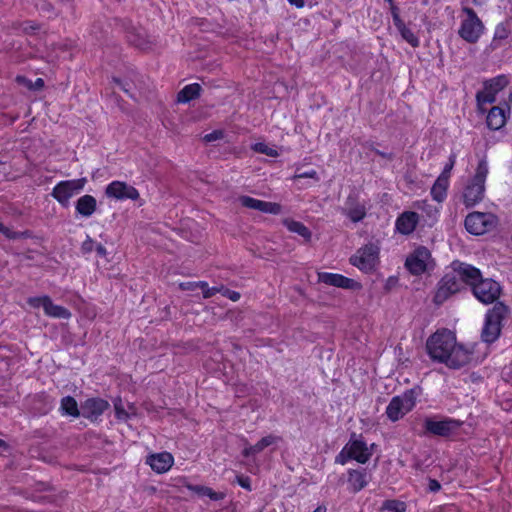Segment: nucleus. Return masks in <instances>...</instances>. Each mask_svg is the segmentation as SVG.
I'll return each instance as SVG.
<instances>
[{
    "mask_svg": "<svg viewBox=\"0 0 512 512\" xmlns=\"http://www.w3.org/2000/svg\"><path fill=\"white\" fill-rule=\"evenodd\" d=\"M126 38L131 45L142 50L149 49L152 44V40L150 39L146 30L142 27H136L134 25H129L126 28Z\"/></svg>",
    "mask_w": 512,
    "mask_h": 512,
    "instance_id": "aec40b11",
    "label": "nucleus"
},
{
    "mask_svg": "<svg viewBox=\"0 0 512 512\" xmlns=\"http://www.w3.org/2000/svg\"><path fill=\"white\" fill-rule=\"evenodd\" d=\"M507 314L508 307L502 302L495 303L494 306L487 311L481 332V339L485 343H493L499 338L503 321L507 317Z\"/></svg>",
    "mask_w": 512,
    "mask_h": 512,
    "instance_id": "7ed1b4c3",
    "label": "nucleus"
},
{
    "mask_svg": "<svg viewBox=\"0 0 512 512\" xmlns=\"http://www.w3.org/2000/svg\"><path fill=\"white\" fill-rule=\"evenodd\" d=\"M262 201L263 200H259V199H256V198H253L250 196H241L239 198V202L241 203V205L243 207L253 209V210H258V211H260V209H261Z\"/></svg>",
    "mask_w": 512,
    "mask_h": 512,
    "instance_id": "e433bc0d",
    "label": "nucleus"
},
{
    "mask_svg": "<svg viewBox=\"0 0 512 512\" xmlns=\"http://www.w3.org/2000/svg\"><path fill=\"white\" fill-rule=\"evenodd\" d=\"M44 87V80L42 78H37L35 81V88L41 89Z\"/></svg>",
    "mask_w": 512,
    "mask_h": 512,
    "instance_id": "bf43d9fd",
    "label": "nucleus"
},
{
    "mask_svg": "<svg viewBox=\"0 0 512 512\" xmlns=\"http://www.w3.org/2000/svg\"><path fill=\"white\" fill-rule=\"evenodd\" d=\"M390 11H391V15H395V13H399V8L394 4H390Z\"/></svg>",
    "mask_w": 512,
    "mask_h": 512,
    "instance_id": "052dcab7",
    "label": "nucleus"
},
{
    "mask_svg": "<svg viewBox=\"0 0 512 512\" xmlns=\"http://www.w3.org/2000/svg\"><path fill=\"white\" fill-rule=\"evenodd\" d=\"M280 440H281V438L278 436L267 435V436L263 437L261 440H259L254 445V451H256L258 454V453L262 452L266 447H268L274 443H277Z\"/></svg>",
    "mask_w": 512,
    "mask_h": 512,
    "instance_id": "72a5a7b5",
    "label": "nucleus"
},
{
    "mask_svg": "<svg viewBox=\"0 0 512 512\" xmlns=\"http://www.w3.org/2000/svg\"><path fill=\"white\" fill-rule=\"evenodd\" d=\"M348 486L349 490L353 493H357L364 489L367 484V473L365 469H349L348 470Z\"/></svg>",
    "mask_w": 512,
    "mask_h": 512,
    "instance_id": "b1692460",
    "label": "nucleus"
},
{
    "mask_svg": "<svg viewBox=\"0 0 512 512\" xmlns=\"http://www.w3.org/2000/svg\"><path fill=\"white\" fill-rule=\"evenodd\" d=\"M196 286L201 288L202 291H203V297L204 298H210L212 296H214L216 293H219L222 291L223 289V285H220V286H214V287H209L208 286V283L205 282V281H199L196 283Z\"/></svg>",
    "mask_w": 512,
    "mask_h": 512,
    "instance_id": "c9c22d12",
    "label": "nucleus"
},
{
    "mask_svg": "<svg viewBox=\"0 0 512 512\" xmlns=\"http://www.w3.org/2000/svg\"><path fill=\"white\" fill-rule=\"evenodd\" d=\"M420 391L419 387H414L392 397L385 411L387 418L392 422H396L412 411L416 406Z\"/></svg>",
    "mask_w": 512,
    "mask_h": 512,
    "instance_id": "20e7f679",
    "label": "nucleus"
},
{
    "mask_svg": "<svg viewBox=\"0 0 512 512\" xmlns=\"http://www.w3.org/2000/svg\"><path fill=\"white\" fill-rule=\"evenodd\" d=\"M462 12L465 18L461 21L458 34L464 41L474 44L484 33L485 26L472 8L464 6Z\"/></svg>",
    "mask_w": 512,
    "mask_h": 512,
    "instance_id": "39448f33",
    "label": "nucleus"
},
{
    "mask_svg": "<svg viewBox=\"0 0 512 512\" xmlns=\"http://www.w3.org/2000/svg\"><path fill=\"white\" fill-rule=\"evenodd\" d=\"M105 195L108 198L120 201L127 199L135 201L140 198L138 190L124 181H112L109 183L105 188Z\"/></svg>",
    "mask_w": 512,
    "mask_h": 512,
    "instance_id": "2eb2a0df",
    "label": "nucleus"
},
{
    "mask_svg": "<svg viewBox=\"0 0 512 512\" xmlns=\"http://www.w3.org/2000/svg\"><path fill=\"white\" fill-rule=\"evenodd\" d=\"M463 422L454 418H443L436 420L432 417H426L424 419L425 433L440 437H449L454 435Z\"/></svg>",
    "mask_w": 512,
    "mask_h": 512,
    "instance_id": "9b49d317",
    "label": "nucleus"
},
{
    "mask_svg": "<svg viewBox=\"0 0 512 512\" xmlns=\"http://www.w3.org/2000/svg\"><path fill=\"white\" fill-rule=\"evenodd\" d=\"M237 483L247 491H251V479L248 476L238 475L236 476Z\"/></svg>",
    "mask_w": 512,
    "mask_h": 512,
    "instance_id": "c03bdc74",
    "label": "nucleus"
},
{
    "mask_svg": "<svg viewBox=\"0 0 512 512\" xmlns=\"http://www.w3.org/2000/svg\"><path fill=\"white\" fill-rule=\"evenodd\" d=\"M6 443L4 440L0 439V447H5Z\"/></svg>",
    "mask_w": 512,
    "mask_h": 512,
    "instance_id": "e2e57ef3",
    "label": "nucleus"
},
{
    "mask_svg": "<svg viewBox=\"0 0 512 512\" xmlns=\"http://www.w3.org/2000/svg\"><path fill=\"white\" fill-rule=\"evenodd\" d=\"M94 245V241L88 237L82 244V251L84 253H90L94 249Z\"/></svg>",
    "mask_w": 512,
    "mask_h": 512,
    "instance_id": "09e8293b",
    "label": "nucleus"
},
{
    "mask_svg": "<svg viewBox=\"0 0 512 512\" xmlns=\"http://www.w3.org/2000/svg\"><path fill=\"white\" fill-rule=\"evenodd\" d=\"M184 485L187 489L196 493L198 496H200V497L207 496L211 500H215V501L222 500L225 496L224 493L215 492L207 486L192 485V484H184Z\"/></svg>",
    "mask_w": 512,
    "mask_h": 512,
    "instance_id": "7c9ffc66",
    "label": "nucleus"
},
{
    "mask_svg": "<svg viewBox=\"0 0 512 512\" xmlns=\"http://www.w3.org/2000/svg\"><path fill=\"white\" fill-rule=\"evenodd\" d=\"M59 411L62 415L77 418L81 415L77 401L72 396H65L61 399Z\"/></svg>",
    "mask_w": 512,
    "mask_h": 512,
    "instance_id": "c85d7f7f",
    "label": "nucleus"
},
{
    "mask_svg": "<svg viewBox=\"0 0 512 512\" xmlns=\"http://www.w3.org/2000/svg\"><path fill=\"white\" fill-rule=\"evenodd\" d=\"M392 19H393V23H394L395 27L397 28V30L400 29L401 27L405 26V23L403 22V20L400 17V13H395V15L392 16Z\"/></svg>",
    "mask_w": 512,
    "mask_h": 512,
    "instance_id": "3c124183",
    "label": "nucleus"
},
{
    "mask_svg": "<svg viewBox=\"0 0 512 512\" xmlns=\"http://www.w3.org/2000/svg\"><path fill=\"white\" fill-rule=\"evenodd\" d=\"M349 460L351 459L349 450L347 446L345 445L342 450L339 452V454L335 457V463L340 465H345Z\"/></svg>",
    "mask_w": 512,
    "mask_h": 512,
    "instance_id": "79ce46f5",
    "label": "nucleus"
},
{
    "mask_svg": "<svg viewBox=\"0 0 512 512\" xmlns=\"http://www.w3.org/2000/svg\"><path fill=\"white\" fill-rule=\"evenodd\" d=\"M283 224L286 226V228L293 233H296L303 237L306 241H310L312 237L311 231L306 227L302 222L291 220V219H285L283 221Z\"/></svg>",
    "mask_w": 512,
    "mask_h": 512,
    "instance_id": "2f4dec72",
    "label": "nucleus"
},
{
    "mask_svg": "<svg viewBox=\"0 0 512 512\" xmlns=\"http://www.w3.org/2000/svg\"><path fill=\"white\" fill-rule=\"evenodd\" d=\"M509 99H510V101L512 102V90H511V93H510V95H509Z\"/></svg>",
    "mask_w": 512,
    "mask_h": 512,
    "instance_id": "69168bd1",
    "label": "nucleus"
},
{
    "mask_svg": "<svg viewBox=\"0 0 512 512\" xmlns=\"http://www.w3.org/2000/svg\"><path fill=\"white\" fill-rule=\"evenodd\" d=\"M318 280L323 284L346 290L358 291L362 289L360 282L337 273H318Z\"/></svg>",
    "mask_w": 512,
    "mask_h": 512,
    "instance_id": "dca6fc26",
    "label": "nucleus"
},
{
    "mask_svg": "<svg viewBox=\"0 0 512 512\" xmlns=\"http://www.w3.org/2000/svg\"><path fill=\"white\" fill-rule=\"evenodd\" d=\"M86 178L60 181L52 189L51 196L64 208L69 206V200L83 190Z\"/></svg>",
    "mask_w": 512,
    "mask_h": 512,
    "instance_id": "9d476101",
    "label": "nucleus"
},
{
    "mask_svg": "<svg viewBox=\"0 0 512 512\" xmlns=\"http://www.w3.org/2000/svg\"><path fill=\"white\" fill-rule=\"evenodd\" d=\"M461 282L452 273L445 274L437 284L433 302L436 305L443 304L451 295L459 292Z\"/></svg>",
    "mask_w": 512,
    "mask_h": 512,
    "instance_id": "4468645a",
    "label": "nucleus"
},
{
    "mask_svg": "<svg viewBox=\"0 0 512 512\" xmlns=\"http://www.w3.org/2000/svg\"><path fill=\"white\" fill-rule=\"evenodd\" d=\"M257 454L256 451H254V445H249V446H246L243 451H242V455L244 457H249L251 455H255Z\"/></svg>",
    "mask_w": 512,
    "mask_h": 512,
    "instance_id": "864d4df0",
    "label": "nucleus"
},
{
    "mask_svg": "<svg viewBox=\"0 0 512 512\" xmlns=\"http://www.w3.org/2000/svg\"><path fill=\"white\" fill-rule=\"evenodd\" d=\"M109 406L108 401L102 398H88L81 404V415L86 419L96 421Z\"/></svg>",
    "mask_w": 512,
    "mask_h": 512,
    "instance_id": "a211bd4d",
    "label": "nucleus"
},
{
    "mask_svg": "<svg viewBox=\"0 0 512 512\" xmlns=\"http://www.w3.org/2000/svg\"><path fill=\"white\" fill-rule=\"evenodd\" d=\"M220 293H222L223 296L227 297L228 299H230V300H232L234 302L238 301L240 299V297H241L239 292L234 291V290H230L228 288H225L224 286H223V289H222V291Z\"/></svg>",
    "mask_w": 512,
    "mask_h": 512,
    "instance_id": "a18cd8bd",
    "label": "nucleus"
},
{
    "mask_svg": "<svg viewBox=\"0 0 512 512\" xmlns=\"http://www.w3.org/2000/svg\"><path fill=\"white\" fill-rule=\"evenodd\" d=\"M455 163H456V154L451 153L449 156L448 162L445 164L442 172L440 173V175L438 177L449 181L451 171H452Z\"/></svg>",
    "mask_w": 512,
    "mask_h": 512,
    "instance_id": "58836bf2",
    "label": "nucleus"
},
{
    "mask_svg": "<svg viewBox=\"0 0 512 512\" xmlns=\"http://www.w3.org/2000/svg\"><path fill=\"white\" fill-rule=\"evenodd\" d=\"M224 136V133L223 131L221 130H215L211 133H208L204 136V141L205 142H212V141H216V140H219V139H222Z\"/></svg>",
    "mask_w": 512,
    "mask_h": 512,
    "instance_id": "49530a36",
    "label": "nucleus"
},
{
    "mask_svg": "<svg viewBox=\"0 0 512 512\" xmlns=\"http://www.w3.org/2000/svg\"><path fill=\"white\" fill-rule=\"evenodd\" d=\"M27 303L32 308L42 307L46 316L57 319H69L72 314L71 312L60 305L54 304L52 299L47 296L30 297L27 299Z\"/></svg>",
    "mask_w": 512,
    "mask_h": 512,
    "instance_id": "ddd939ff",
    "label": "nucleus"
},
{
    "mask_svg": "<svg viewBox=\"0 0 512 512\" xmlns=\"http://www.w3.org/2000/svg\"><path fill=\"white\" fill-rule=\"evenodd\" d=\"M202 88L198 83L186 85L177 94V101L179 103H188L200 96Z\"/></svg>",
    "mask_w": 512,
    "mask_h": 512,
    "instance_id": "c756f323",
    "label": "nucleus"
},
{
    "mask_svg": "<svg viewBox=\"0 0 512 512\" xmlns=\"http://www.w3.org/2000/svg\"><path fill=\"white\" fill-rule=\"evenodd\" d=\"M382 510H388L391 512H405L406 504L400 500H385L381 507Z\"/></svg>",
    "mask_w": 512,
    "mask_h": 512,
    "instance_id": "473e14b6",
    "label": "nucleus"
},
{
    "mask_svg": "<svg viewBox=\"0 0 512 512\" xmlns=\"http://www.w3.org/2000/svg\"><path fill=\"white\" fill-rule=\"evenodd\" d=\"M345 205L342 211L352 222H360L366 217L365 205L359 203L356 198L349 196Z\"/></svg>",
    "mask_w": 512,
    "mask_h": 512,
    "instance_id": "5701e85b",
    "label": "nucleus"
},
{
    "mask_svg": "<svg viewBox=\"0 0 512 512\" xmlns=\"http://www.w3.org/2000/svg\"><path fill=\"white\" fill-rule=\"evenodd\" d=\"M75 209L79 215L88 218L95 213L97 209V201L92 195H83L76 201Z\"/></svg>",
    "mask_w": 512,
    "mask_h": 512,
    "instance_id": "393cba45",
    "label": "nucleus"
},
{
    "mask_svg": "<svg viewBox=\"0 0 512 512\" xmlns=\"http://www.w3.org/2000/svg\"><path fill=\"white\" fill-rule=\"evenodd\" d=\"M113 81L115 82V84L121 89L123 90L125 93H127L130 97H134V95L130 92V88L128 87V84L123 82L122 80L118 79V78H114Z\"/></svg>",
    "mask_w": 512,
    "mask_h": 512,
    "instance_id": "de8ad7c7",
    "label": "nucleus"
},
{
    "mask_svg": "<svg viewBox=\"0 0 512 512\" xmlns=\"http://www.w3.org/2000/svg\"><path fill=\"white\" fill-rule=\"evenodd\" d=\"M398 31L400 32L402 38L412 47L419 46L418 37L414 34V32L411 29L407 28L406 25L398 29Z\"/></svg>",
    "mask_w": 512,
    "mask_h": 512,
    "instance_id": "f704fd0d",
    "label": "nucleus"
},
{
    "mask_svg": "<svg viewBox=\"0 0 512 512\" xmlns=\"http://www.w3.org/2000/svg\"><path fill=\"white\" fill-rule=\"evenodd\" d=\"M351 459L360 464H365L371 458L373 452L368 448L367 444L362 439H350L346 444Z\"/></svg>",
    "mask_w": 512,
    "mask_h": 512,
    "instance_id": "412c9836",
    "label": "nucleus"
},
{
    "mask_svg": "<svg viewBox=\"0 0 512 512\" xmlns=\"http://www.w3.org/2000/svg\"><path fill=\"white\" fill-rule=\"evenodd\" d=\"M261 212L278 215L282 212V206L276 202L262 201Z\"/></svg>",
    "mask_w": 512,
    "mask_h": 512,
    "instance_id": "4c0bfd02",
    "label": "nucleus"
},
{
    "mask_svg": "<svg viewBox=\"0 0 512 512\" xmlns=\"http://www.w3.org/2000/svg\"><path fill=\"white\" fill-rule=\"evenodd\" d=\"M115 412H116L117 418H119V419H125L128 416L127 413L125 412V410L117 404H115Z\"/></svg>",
    "mask_w": 512,
    "mask_h": 512,
    "instance_id": "603ef678",
    "label": "nucleus"
},
{
    "mask_svg": "<svg viewBox=\"0 0 512 512\" xmlns=\"http://www.w3.org/2000/svg\"><path fill=\"white\" fill-rule=\"evenodd\" d=\"M420 216L414 211H405L401 213L395 222L396 230L402 235H409L414 232Z\"/></svg>",
    "mask_w": 512,
    "mask_h": 512,
    "instance_id": "4be33fe9",
    "label": "nucleus"
},
{
    "mask_svg": "<svg viewBox=\"0 0 512 512\" xmlns=\"http://www.w3.org/2000/svg\"><path fill=\"white\" fill-rule=\"evenodd\" d=\"M2 227H3V224L0 222V230L2 229Z\"/></svg>",
    "mask_w": 512,
    "mask_h": 512,
    "instance_id": "774afa93",
    "label": "nucleus"
},
{
    "mask_svg": "<svg viewBox=\"0 0 512 512\" xmlns=\"http://www.w3.org/2000/svg\"><path fill=\"white\" fill-rule=\"evenodd\" d=\"M473 4L475 5H480L481 4V1L480 0H472Z\"/></svg>",
    "mask_w": 512,
    "mask_h": 512,
    "instance_id": "0e129e2a",
    "label": "nucleus"
},
{
    "mask_svg": "<svg viewBox=\"0 0 512 512\" xmlns=\"http://www.w3.org/2000/svg\"><path fill=\"white\" fill-rule=\"evenodd\" d=\"M449 187V181L443 178L437 177L436 181L431 187V197L434 201L441 203L447 197V190Z\"/></svg>",
    "mask_w": 512,
    "mask_h": 512,
    "instance_id": "cd10ccee",
    "label": "nucleus"
},
{
    "mask_svg": "<svg viewBox=\"0 0 512 512\" xmlns=\"http://www.w3.org/2000/svg\"><path fill=\"white\" fill-rule=\"evenodd\" d=\"M473 295L483 304H492L501 294V286L491 278H481L472 288Z\"/></svg>",
    "mask_w": 512,
    "mask_h": 512,
    "instance_id": "f8f14e48",
    "label": "nucleus"
},
{
    "mask_svg": "<svg viewBox=\"0 0 512 512\" xmlns=\"http://www.w3.org/2000/svg\"><path fill=\"white\" fill-rule=\"evenodd\" d=\"M95 250H96L97 254L101 257H105L107 254L106 248L100 243L96 245Z\"/></svg>",
    "mask_w": 512,
    "mask_h": 512,
    "instance_id": "6e6d98bb",
    "label": "nucleus"
},
{
    "mask_svg": "<svg viewBox=\"0 0 512 512\" xmlns=\"http://www.w3.org/2000/svg\"><path fill=\"white\" fill-rule=\"evenodd\" d=\"M289 4L295 6L298 9H301L305 6V0H287Z\"/></svg>",
    "mask_w": 512,
    "mask_h": 512,
    "instance_id": "13d9d810",
    "label": "nucleus"
},
{
    "mask_svg": "<svg viewBox=\"0 0 512 512\" xmlns=\"http://www.w3.org/2000/svg\"><path fill=\"white\" fill-rule=\"evenodd\" d=\"M429 356L449 368L458 369L469 364L473 359V353L469 348L456 342L455 334L442 329L431 335L426 343Z\"/></svg>",
    "mask_w": 512,
    "mask_h": 512,
    "instance_id": "f257e3e1",
    "label": "nucleus"
},
{
    "mask_svg": "<svg viewBox=\"0 0 512 512\" xmlns=\"http://www.w3.org/2000/svg\"><path fill=\"white\" fill-rule=\"evenodd\" d=\"M441 489V484L436 479H429L428 481V490L430 492L436 493Z\"/></svg>",
    "mask_w": 512,
    "mask_h": 512,
    "instance_id": "8fccbe9b",
    "label": "nucleus"
},
{
    "mask_svg": "<svg viewBox=\"0 0 512 512\" xmlns=\"http://www.w3.org/2000/svg\"><path fill=\"white\" fill-rule=\"evenodd\" d=\"M488 175V163L485 158L478 162L474 176L463 189L464 205L469 208L481 202L485 195V181Z\"/></svg>",
    "mask_w": 512,
    "mask_h": 512,
    "instance_id": "f03ea898",
    "label": "nucleus"
},
{
    "mask_svg": "<svg viewBox=\"0 0 512 512\" xmlns=\"http://www.w3.org/2000/svg\"><path fill=\"white\" fill-rule=\"evenodd\" d=\"M486 123L491 130L501 129L506 123L505 110L498 106L492 107L488 112Z\"/></svg>",
    "mask_w": 512,
    "mask_h": 512,
    "instance_id": "a878e982",
    "label": "nucleus"
},
{
    "mask_svg": "<svg viewBox=\"0 0 512 512\" xmlns=\"http://www.w3.org/2000/svg\"><path fill=\"white\" fill-rule=\"evenodd\" d=\"M508 84L509 80L507 76L503 74L484 81L483 90L478 91L476 94V102L479 111L485 113L486 109L484 106L494 103L496 101V95Z\"/></svg>",
    "mask_w": 512,
    "mask_h": 512,
    "instance_id": "423d86ee",
    "label": "nucleus"
},
{
    "mask_svg": "<svg viewBox=\"0 0 512 512\" xmlns=\"http://www.w3.org/2000/svg\"><path fill=\"white\" fill-rule=\"evenodd\" d=\"M254 150L270 157H277L279 155L276 149L269 147L265 143H256L254 145Z\"/></svg>",
    "mask_w": 512,
    "mask_h": 512,
    "instance_id": "ea45409f",
    "label": "nucleus"
},
{
    "mask_svg": "<svg viewBox=\"0 0 512 512\" xmlns=\"http://www.w3.org/2000/svg\"><path fill=\"white\" fill-rule=\"evenodd\" d=\"M0 233H2L6 238L11 239V240L25 238L28 234L27 232L13 231L4 225H3L2 229L0 230Z\"/></svg>",
    "mask_w": 512,
    "mask_h": 512,
    "instance_id": "a19ab883",
    "label": "nucleus"
},
{
    "mask_svg": "<svg viewBox=\"0 0 512 512\" xmlns=\"http://www.w3.org/2000/svg\"><path fill=\"white\" fill-rule=\"evenodd\" d=\"M372 150L379 156H381L382 158H385L387 160H392L394 158V155L392 153H386V152H383V151H380L378 149H375V148H372Z\"/></svg>",
    "mask_w": 512,
    "mask_h": 512,
    "instance_id": "5fc2aeb1",
    "label": "nucleus"
},
{
    "mask_svg": "<svg viewBox=\"0 0 512 512\" xmlns=\"http://www.w3.org/2000/svg\"><path fill=\"white\" fill-rule=\"evenodd\" d=\"M465 228L473 235H483L492 231L498 224L497 217L492 213L472 212L465 218Z\"/></svg>",
    "mask_w": 512,
    "mask_h": 512,
    "instance_id": "6e6552de",
    "label": "nucleus"
},
{
    "mask_svg": "<svg viewBox=\"0 0 512 512\" xmlns=\"http://www.w3.org/2000/svg\"><path fill=\"white\" fill-rule=\"evenodd\" d=\"M196 283H197V282H186V283H181V284H180V288H181L182 290H192V289H194L195 287H197V286H196Z\"/></svg>",
    "mask_w": 512,
    "mask_h": 512,
    "instance_id": "4d7b16f0",
    "label": "nucleus"
},
{
    "mask_svg": "<svg viewBox=\"0 0 512 512\" xmlns=\"http://www.w3.org/2000/svg\"><path fill=\"white\" fill-rule=\"evenodd\" d=\"M510 29L507 24L500 23L495 27L494 36L490 43L491 50H497L501 48L504 41L509 37Z\"/></svg>",
    "mask_w": 512,
    "mask_h": 512,
    "instance_id": "bb28decb",
    "label": "nucleus"
},
{
    "mask_svg": "<svg viewBox=\"0 0 512 512\" xmlns=\"http://www.w3.org/2000/svg\"><path fill=\"white\" fill-rule=\"evenodd\" d=\"M294 179H300V178H312L315 181H319V177L317 174V171L314 169H311L309 171H305L302 173H297L293 176Z\"/></svg>",
    "mask_w": 512,
    "mask_h": 512,
    "instance_id": "37998d69",
    "label": "nucleus"
},
{
    "mask_svg": "<svg viewBox=\"0 0 512 512\" xmlns=\"http://www.w3.org/2000/svg\"><path fill=\"white\" fill-rule=\"evenodd\" d=\"M385 1L388 2L389 4L393 3V0H385Z\"/></svg>",
    "mask_w": 512,
    "mask_h": 512,
    "instance_id": "338daca9",
    "label": "nucleus"
},
{
    "mask_svg": "<svg viewBox=\"0 0 512 512\" xmlns=\"http://www.w3.org/2000/svg\"><path fill=\"white\" fill-rule=\"evenodd\" d=\"M452 269L457 279L465 284L469 285L471 289L477 284L482 278L480 270L470 264L454 261L452 263Z\"/></svg>",
    "mask_w": 512,
    "mask_h": 512,
    "instance_id": "f3484780",
    "label": "nucleus"
},
{
    "mask_svg": "<svg viewBox=\"0 0 512 512\" xmlns=\"http://www.w3.org/2000/svg\"><path fill=\"white\" fill-rule=\"evenodd\" d=\"M313 512H327V508L324 505H320Z\"/></svg>",
    "mask_w": 512,
    "mask_h": 512,
    "instance_id": "680f3d73",
    "label": "nucleus"
},
{
    "mask_svg": "<svg viewBox=\"0 0 512 512\" xmlns=\"http://www.w3.org/2000/svg\"><path fill=\"white\" fill-rule=\"evenodd\" d=\"M146 464L149 465L154 472L163 474L173 466L174 457L169 452L150 454L146 457Z\"/></svg>",
    "mask_w": 512,
    "mask_h": 512,
    "instance_id": "6ab92c4d",
    "label": "nucleus"
},
{
    "mask_svg": "<svg viewBox=\"0 0 512 512\" xmlns=\"http://www.w3.org/2000/svg\"><path fill=\"white\" fill-rule=\"evenodd\" d=\"M379 253V246L369 243L350 257V263L364 273H371L379 264Z\"/></svg>",
    "mask_w": 512,
    "mask_h": 512,
    "instance_id": "0eeeda50",
    "label": "nucleus"
},
{
    "mask_svg": "<svg viewBox=\"0 0 512 512\" xmlns=\"http://www.w3.org/2000/svg\"><path fill=\"white\" fill-rule=\"evenodd\" d=\"M405 267L412 275L416 276L433 269L434 261L431 256V252L424 246L417 247L406 258Z\"/></svg>",
    "mask_w": 512,
    "mask_h": 512,
    "instance_id": "1a4fd4ad",
    "label": "nucleus"
}]
</instances>
